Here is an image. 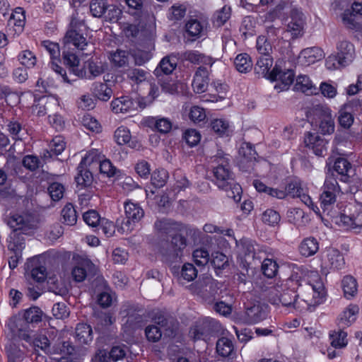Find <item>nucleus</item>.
<instances>
[{"label": "nucleus", "instance_id": "obj_1", "mask_svg": "<svg viewBox=\"0 0 362 362\" xmlns=\"http://www.w3.org/2000/svg\"><path fill=\"white\" fill-rule=\"evenodd\" d=\"M302 277L298 273H293L288 279L276 281L268 291V300L273 305L287 308L300 309L303 308L300 303L309 305L308 300H298L299 290L302 287Z\"/></svg>", "mask_w": 362, "mask_h": 362}, {"label": "nucleus", "instance_id": "obj_2", "mask_svg": "<svg viewBox=\"0 0 362 362\" xmlns=\"http://www.w3.org/2000/svg\"><path fill=\"white\" fill-rule=\"evenodd\" d=\"M214 162L216 165L213 168V173L216 179V185L218 188L226 191L231 189L233 199L237 202H240L241 187L234 182V175L230 168L228 158L218 153L214 156ZM228 197L232 195L228 194Z\"/></svg>", "mask_w": 362, "mask_h": 362}, {"label": "nucleus", "instance_id": "obj_3", "mask_svg": "<svg viewBox=\"0 0 362 362\" xmlns=\"http://www.w3.org/2000/svg\"><path fill=\"white\" fill-rule=\"evenodd\" d=\"M64 46L62 49V59L65 65L69 66L70 74H73L77 76V72L75 71L78 68L79 59L76 54L69 49L71 45H74L78 49L81 51L86 50L88 47L93 48L92 44L87 42L86 38L76 30H68L64 37Z\"/></svg>", "mask_w": 362, "mask_h": 362}, {"label": "nucleus", "instance_id": "obj_4", "mask_svg": "<svg viewBox=\"0 0 362 362\" xmlns=\"http://www.w3.org/2000/svg\"><path fill=\"white\" fill-rule=\"evenodd\" d=\"M186 245L185 238L180 234H175L170 238L161 240L159 243L158 251L163 261L173 263L178 261Z\"/></svg>", "mask_w": 362, "mask_h": 362}, {"label": "nucleus", "instance_id": "obj_5", "mask_svg": "<svg viewBox=\"0 0 362 362\" xmlns=\"http://www.w3.org/2000/svg\"><path fill=\"white\" fill-rule=\"evenodd\" d=\"M341 189L336 177H333V173L329 170L323 185L322 192L320 197V204L323 213L332 216V209L334 205L337 196L340 193Z\"/></svg>", "mask_w": 362, "mask_h": 362}, {"label": "nucleus", "instance_id": "obj_6", "mask_svg": "<svg viewBox=\"0 0 362 362\" xmlns=\"http://www.w3.org/2000/svg\"><path fill=\"white\" fill-rule=\"evenodd\" d=\"M240 253L245 263L248 266H256L261 262L266 254L264 247L252 240L245 239L240 242Z\"/></svg>", "mask_w": 362, "mask_h": 362}, {"label": "nucleus", "instance_id": "obj_7", "mask_svg": "<svg viewBox=\"0 0 362 362\" xmlns=\"http://www.w3.org/2000/svg\"><path fill=\"white\" fill-rule=\"evenodd\" d=\"M220 329V324L211 318H206L199 322L189 331L190 336L194 340H207Z\"/></svg>", "mask_w": 362, "mask_h": 362}, {"label": "nucleus", "instance_id": "obj_8", "mask_svg": "<svg viewBox=\"0 0 362 362\" xmlns=\"http://www.w3.org/2000/svg\"><path fill=\"white\" fill-rule=\"evenodd\" d=\"M332 170L333 173V177L339 179L343 182H350L352 177L355 175V169L353 168L352 164L346 158L339 157L337 158L332 166L329 165L327 168V175L329 171Z\"/></svg>", "mask_w": 362, "mask_h": 362}, {"label": "nucleus", "instance_id": "obj_9", "mask_svg": "<svg viewBox=\"0 0 362 362\" xmlns=\"http://www.w3.org/2000/svg\"><path fill=\"white\" fill-rule=\"evenodd\" d=\"M124 212L127 220L122 223L121 229L124 232L131 231L132 224L139 222L144 217V211L138 204L128 201L124 203Z\"/></svg>", "mask_w": 362, "mask_h": 362}, {"label": "nucleus", "instance_id": "obj_10", "mask_svg": "<svg viewBox=\"0 0 362 362\" xmlns=\"http://www.w3.org/2000/svg\"><path fill=\"white\" fill-rule=\"evenodd\" d=\"M315 114L317 117L320 132L324 135L332 134L334 132V121L329 108L317 106Z\"/></svg>", "mask_w": 362, "mask_h": 362}, {"label": "nucleus", "instance_id": "obj_11", "mask_svg": "<svg viewBox=\"0 0 362 362\" xmlns=\"http://www.w3.org/2000/svg\"><path fill=\"white\" fill-rule=\"evenodd\" d=\"M105 65L98 59H90L85 62L83 66L81 69H76L77 77L81 78L93 79L105 71Z\"/></svg>", "mask_w": 362, "mask_h": 362}, {"label": "nucleus", "instance_id": "obj_12", "mask_svg": "<svg viewBox=\"0 0 362 362\" xmlns=\"http://www.w3.org/2000/svg\"><path fill=\"white\" fill-rule=\"evenodd\" d=\"M41 45L47 51L52 59L51 68L56 74H59L64 82L70 83V80L66 76V71L58 65L54 61L59 62L60 49L58 43L49 40L42 41Z\"/></svg>", "mask_w": 362, "mask_h": 362}, {"label": "nucleus", "instance_id": "obj_13", "mask_svg": "<svg viewBox=\"0 0 362 362\" xmlns=\"http://www.w3.org/2000/svg\"><path fill=\"white\" fill-rule=\"evenodd\" d=\"M304 142L306 146L312 149L316 156H324L327 151L326 140L317 134L308 132Z\"/></svg>", "mask_w": 362, "mask_h": 362}, {"label": "nucleus", "instance_id": "obj_14", "mask_svg": "<svg viewBox=\"0 0 362 362\" xmlns=\"http://www.w3.org/2000/svg\"><path fill=\"white\" fill-rule=\"evenodd\" d=\"M207 22L205 20L191 18L185 24V31L192 40L200 38L206 34Z\"/></svg>", "mask_w": 362, "mask_h": 362}, {"label": "nucleus", "instance_id": "obj_15", "mask_svg": "<svg viewBox=\"0 0 362 362\" xmlns=\"http://www.w3.org/2000/svg\"><path fill=\"white\" fill-rule=\"evenodd\" d=\"M324 57L322 49L317 47L304 49L299 54V62L304 66H309Z\"/></svg>", "mask_w": 362, "mask_h": 362}, {"label": "nucleus", "instance_id": "obj_16", "mask_svg": "<svg viewBox=\"0 0 362 362\" xmlns=\"http://www.w3.org/2000/svg\"><path fill=\"white\" fill-rule=\"evenodd\" d=\"M209 71L206 67L199 66L196 71L192 81L194 90L197 93H202L206 90L209 78Z\"/></svg>", "mask_w": 362, "mask_h": 362}, {"label": "nucleus", "instance_id": "obj_17", "mask_svg": "<svg viewBox=\"0 0 362 362\" xmlns=\"http://www.w3.org/2000/svg\"><path fill=\"white\" fill-rule=\"evenodd\" d=\"M7 224L13 232L20 230L23 234H27L28 230L33 228V223L28 217L19 214L10 216L7 220Z\"/></svg>", "mask_w": 362, "mask_h": 362}, {"label": "nucleus", "instance_id": "obj_18", "mask_svg": "<svg viewBox=\"0 0 362 362\" xmlns=\"http://www.w3.org/2000/svg\"><path fill=\"white\" fill-rule=\"evenodd\" d=\"M295 74L291 69L281 70L274 67L270 73L269 79L271 81H279L281 83V89H287L294 81Z\"/></svg>", "mask_w": 362, "mask_h": 362}, {"label": "nucleus", "instance_id": "obj_19", "mask_svg": "<svg viewBox=\"0 0 362 362\" xmlns=\"http://www.w3.org/2000/svg\"><path fill=\"white\" fill-rule=\"evenodd\" d=\"M111 107L113 112L117 114L127 113L136 110V104L134 99L127 95L112 100Z\"/></svg>", "mask_w": 362, "mask_h": 362}, {"label": "nucleus", "instance_id": "obj_20", "mask_svg": "<svg viewBox=\"0 0 362 362\" xmlns=\"http://www.w3.org/2000/svg\"><path fill=\"white\" fill-rule=\"evenodd\" d=\"M304 26L303 14L298 9L293 8L291 11V21L287 25V31L291 32L293 37H298Z\"/></svg>", "mask_w": 362, "mask_h": 362}, {"label": "nucleus", "instance_id": "obj_21", "mask_svg": "<svg viewBox=\"0 0 362 362\" xmlns=\"http://www.w3.org/2000/svg\"><path fill=\"white\" fill-rule=\"evenodd\" d=\"M127 351V348L124 345L112 346L108 355L105 351H100L98 354L99 362H109L110 359L113 361L123 359L126 356Z\"/></svg>", "mask_w": 362, "mask_h": 362}, {"label": "nucleus", "instance_id": "obj_22", "mask_svg": "<svg viewBox=\"0 0 362 362\" xmlns=\"http://www.w3.org/2000/svg\"><path fill=\"white\" fill-rule=\"evenodd\" d=\"M358 307L356 305H349L339 315L338 326L339 328L349 327L356 320Z\"/></svg>", "mask_w": 362, "mask_h": 362}, {"label": "nucleus", "instance_id": "obj_23", "mask_svg": "<svg viewBox=\"0 0 362 362\" xmlns=\"http://www.w3.org/2000/svg\"><path fill=\"white\" fill-rule=\"evenodd\" d=\"M246 322L249 324L257 323L267 317L266 308L259 304H255L247 308L245 311Z\"/></svg>", "mask_w": 362, "mask_h": 362}, {"label": "nucleus", "instance_id": "obj_24", "mask_svg": "<svg viewBox=\"0 0 362 362\" xmlns=\"http://www.w3.org/2000/svg\"><path fill=\"white\" fill-rule=\"evenodd\" d=\"M273 65V59L270 55H262L257 57L255 71L259 76L269 79L270 69Z\"/></svg>", "mask_w": 362, "mask_h": 362}, {"label": "nucleus", "instance_id": "obj_25", "mask_svg": "<svg viewBox=\"0 0 362 362\" xmlns=\"http://www.w3.org/2000/svg\"><path fill=\"white\" fill-rule=\"evenodd\" d=\"M216 349L217 354L223 357L233 358L235 356L233 341L227 337H221L216 341Z\"/></svg>", "mask_w": 362, "mask_h": 362}, {"label": "nucleus", "instance_id": "obj_26", "mask_svg": "<svg viewBox=\"0 0 362 362\" xmlns=\"http://www.w3.org/2000/svg\"><path fill=\"white\" fill-rule=\"evenodd\" d=\"M75 180L78 187L81 188L90 187L91 186L93 177L88 166L79 163L77 167V175L75 177Z\"/></svg>", "mask_w": 362, "mask_h": 362}, {"label": "nucleus", "instance_id": "obj_27", "mask_svg": "<svg viewBox=\"0 0 362 362\" xmlns=\"http://www.w3.org/2000/svg\"><path fill=\"white\" fill-rule=\"evenodd\" d=\"M325 264L333 269H341L344 265L343 255L337 249L329 248L327 250Z\"/></svg>", "mask_w": 362, "mask_h": 362}, {"label": "nucleus", "instance_id": "obj_28", "mask_svg": "<svg viewBox=\"0 0 362 362\" xmlns=\"http://www.w3.org/2000/svg\"><path fill=\"white\" fill-rule=\"evenodd\" d=\"M182 57L186 61H189L195 64H206L210 67L214 64V60L211 57L200 53L197 50L186 51L182 54Z\"/></svg>", "mask_w": 362, "mask_h": 362}, {"label": "nucleus", "instance_id": "obj_29", "mask_svg": "<svg viewBox=\"0 0 362 362\" xmlns=\"http://www.w3.org/2000/svg\"><path fill=\"white\" fill-rule=\"evenodd\" d=\"M337 54L341 57V60L349 64L353 61L354 57V46L347 40H341L337 45Z\"/></svg>", "mask_w": 362, "mask_h": 362}, {"label": "nucleus", "instance_id": "obj_30", "mask_svg": "<svg viewBox=\"0 0 362 362\" xmlns=\"http://www.w3.org/2000/svg\"><path fill=\"white\" fill-rule=\"evenodd\" d=\"M177 66V59L175 57L167 56L162 59L154 71V74L160 77L162 74L169 75L175 70Z\"/></svg>", "mask_w": 362, "mask_h": 362}, {"label": "nucleus", "instance_id": "obj_31", "mask_svg": "<svg viewBox=\"0 0 362 362\" xmlns=\"http://www.w3.org/2000/svg\"><path fill=\"white\" fill-rule=\"evenodd\" d=\"M319 250V243L316 238L309 237L303 239L299 245V252L301 255L308 257L314 255Z\"/></svg>", "mask_w": 362, "mask_h": 362}, {"label": "nucleus", "instance_id": "obj_32", "mask_svg": "<svg viewBox=\"0 0 362 362\" xmlns=\"http://www.w3.org/2000/svg\"><path fill=\"white\" fill-rule=\"evenodd\" d=\"M295 89L308 95L315 94L317 91V87L313 84L309 77L305 75H300L297 77Z\"/></svg>", "mask_w": 362, "mask_h": 362}, {"label": "nucleus", "instance_id": "obj_33", "mask_svg": "<svg viewBox=\"0 0 362 362\" xmlns=\"http://www.w3.org/2000/svg\"><path fill=\"white\" fill-rule=\"evenodd\" d=\"M91 92L95 98L103 101H107L112 95V90L107 84L101 82L93 83Z\"/></svg>", "mask_w": 362, "mask_h": 362}, {"label": "nucleus", "instance_id": "obj_34", "mask_svg": "<svg viewBox=\"0 0 362 362\" xmlns=\"http://www.w3.org/2000/svg\"><path fill=\"white\" fill-rule=\"evenodd\" d=\"M75 332L76 338L81 344H88L93 340V331L89 325L78 323Z\"/></svg>", "mask_w": 362, "mask_h": 362}, {"label": "nucleus", "instance_id": "obj_35", "mask_svg": "<svg viewBox=\"0 0 362 362\" xmlns=\"http://www.w3.org/2000/svg\"><path fill=\"white\" fill-rule=\"evenodd\" d=\"M156 230L161 235H167V238H171L173 235L177 234L175 232V223L169 219L158 220L154 223Z\"/></svg>", "mask_w": 362, "mask_h": 362}, {"label": "nucleus", "instance_id": "obj_36", "mask_svg": "<svg viewBox=\"0 0 362 362\" xmlns=\"http://www.w3.org/2000/svg\"><path fill=\"white\" fill-rule=\"evenodd\" d=\"M149 126H153L154 128L162 134L168 133L173 127V123L167 117H152L148 121Z\"/></svg>", "mask_w": 362, "mask_h": 362}, {"label": "nucleus", "instance_id": "obj_37", "mask_svg": "<svg viewBox=\"0 0 362 362\" xmlns=\"http://www.w3.org/2000/svg\"><path fill=\"white\" fill-rule=\"evenodd\" d=\"M340 221L344 226L350 229H361L362 228V210L356 215L347 216L341 214L340 216Z\"/></svg>", "mask_w": 362, "mask_h": 362}, {"label": "nucleus", "instance_id": "obj_38", "mask_svg": "<svg viewBox=\"0 0 362 362\" xmlns=\"http://www.w3.org/2000/svg\"><path fill=\"white\" fill-rule=\"evenodd\" d=\"M234 64L236 69L240 73H247L252 68L251 57L246 53L238 54L234 60Z\"/></svg>", "mask_w": 362, "mask_h": 362}, {"label": "nucleus", "instance_id": "obj_39", "mask_svg": "<svg viewBox=\"0 0 362 362\" xmlns=\"http://www.w3.org/2000/svg\"><path fill=\"white\" fill-rule=\"evenodd\" d=\"M308 290L313 292V304L318 305L324 301L325 298V286L322 281H316L315 284L308 285ZM310 305L313 302L309 303Z\"/></svg>", "mask_w": 362, "mask_h": 362}, {"label": "nucleus", "instance_id": "obj_40", "mask_svg": "<svg viewBox=\"0 0 362 362\" xmlns=\"http://www.w3.org/2000/svg\"><path fill=\"white\" fill-rule=\"evenodd\" d=\"M6 352L8 362H30L25 353L15 344H11Z\"/></svg>", "mask_w": 362, "mask_h": 362}, {"label": "nucleus", "instance_id": "obj_41", "mask_svg": "<svg viewBox=\"0 0 362 362\" xmlns=\"http://www.w3.org/2000/svg\"><path fill=\"white\" fill-rule=\"evenodd\" d=\"M125 74L131 82L139 84L146 80L148 73L143 69L129 68L125 71Z\"/></svg>", "mask_w": 362, "mask_h": 362}, {"label": "nucleus", "instance_id": "obj_42", "mask_svg": "<svg viewBox=\"0 0 362 362\" xmlns=\"http://www.w3.org/2000/svg\"><path fill=\"white\" fill-rule=\"evenodd\" d=\"M343 329L339 327L338 331H334L329 334L331 345L334 348L341 349L347 344V333Z\"/></svg>", "mask_w": 362, "mask_h": 362}, {"label": "nucleus", "instance_id": "obj_43", "mask_svg": "<svg viewBox=\"0 0 362 362\" xmlns=\"http://www.w3.org/2000/svg\"><path fill=\"white\" fill-rule=\"evenodd\" d=\"M286 196L289 195L292 197H303L307 198V196L303 192V189L301 183L298 180H291L286 185Z\"/></svg>", "mask_w": 362, "mask_h": 362}, {"label": "nucleus", "instance_id": "obj_44", "mask_svg": "<svg viewBox=\"0 0 362 362\" xmlns=\"http://www.w3.org/2000/svg\"><path fill=\"white\" fill-rule=\"evenodd\" d=\"M43 313L41 309L37 306H33L25 310L23 319L27 323L34 324L42 321Z\"/></svg>", "mask_w": 362, "mask_h": 362}, {"label": "nucleus", "instance_id": "obj_45", "mask_svg": "<svg viewBox=\"0 0 362 362\" xmlns=\"http://www.w3.org/2000/svg\"><path fill=\"white\" fill-rule=\"evenodd\" d=\"M62 221L68 226H74L77 221L76 211L71 204H67L61 212Z\"/></svg>", "mask_w": 362, "mask_h": 362}, {"label": "nucleus", "instance_id": "obj_46", "mask_svg": "<svg viewBox=\"0 0 362 362\" xmlns=\"http://www.w3.org/2000/svg\"><path fill=\"white\" fill-rule=\"evenodd\" d=\"M341 286L344 296L346 298H349L356 295L357 292V282L353 276H346L344 277Z\"/></svg>", "mask_w": 362, "mask_h": 362}, {"label": "nucleus", "instance_id": "obj_47", "mask_svg": "<svg viewBox=\"0 0 362 362\" xmlns=\"http://www.w3.org/2000/svg\"><path fill=\"white\" fill-rule=\"evenodd\" d=\"M110 59L115 66L122 67L129 64V53L128 51L118 49L111 54Z\"/></svg>", "mask_w": 362, "mask_h": 362}, {"label": "nucleus", "instance_id": "obj_48", "mask_svg": "<svg viewBox=\"0 0 362 362\" xmlns=\"http://www.w3.org/2000/svg\"><path fill=\"white\" fill-rule=\"evenodd\" d=\"M211 129L220 136H228L230 126L228 121L223 119H215L210 124Z\"/></svg>", "mask_w": 362, "mask_h": 362}, {"label": "nucleus", "instance_id": "obj_49", "mask_svg": "<svg viewBox=\"0 0 362 362\" xmlns=\"http://www.w3.org/2000/svg\"><path fill=\"white\" fill-rule=\"evenodd\" d=\"M107 0H92L90 3V11L93 17L101 18L105 13L107 7Z\"/></svg>", "mask_w": 362, "mask_h": 362}, {"label": "nucleus", "instance_id": "obj_50", "mask_svg": "<svg viewBox=\"0 0 362 362\" xmlns=\"http://www.w3.org/2000/svg\"><path fill=\"white\" fill-rule=\"evenodd\" d=\"M100 230L105 237L109 238L114 235L115 232V226L113 222L107 220V218H103L98 224V227L95 229V231L98 235L100 234Z\"/></svg>", "mask_w": 362, "mask_h": 362}, {"label": "nucleus", "instance_id": "obj_51", "mask_svg": "<svg viewBox=\"0 0 362 362\" xmlns=\"http://www.w3.org/2000/svg\"><path fill=\"white\" fill-rule=\"evenodd\" d=\"M279 266L277 263L272 259H265L262 263V271L264 275L268 278H273L276 276Z\"/></svg>", "mask_w": 362, "mask_h": 362}, {"label": "nucleus", "instance_id": "obj_52", "mask_svg": "<svg viewBox=\"0 0 362 362\" xmlns=\"http://www.w3.org/2000/svg\"><path fill=\"white\" fill-rule=\"evenodd\" d=\"M20 63L28 69L35 66L37 62L35 55L30 50H23L18 56Z\"/></svg>", "mask_w": 362, "mask_h": 362}, {"label": "nucleus", "instance_id": "obj_53", "mask_svg": "<svg viewBox=\"0 0 362 362\" xmlns=\"http://www.w3.org/2000/svg\"><path fill=\"white\" fill-rule=\"evenodd\" d=\"M99 168L100 173L106 175L107 177L118 176L120 173V171L107 159L100 161Z\"/></svg>", "mask_w": 362, "mask_h": 362}, {"label": "nucleus", "instance_id": "obj_54", "mask_svg": "<svg viewBox=\"0 0 362 362\" xmlns=\"http://www.w3.org/2000/svg\"><path fill=\"white\" fill-rule=\"evenodd\" d=\"M197 269L192 264L185 263L182 267L180 281L183 279L187 281H192L197 277Z\"/></svg>", "mask_w": 362, "mask_h": 362}, {"label": "nucleus", "instance_id": "obj_55", "mask_svg": "<svg viewBox=\"0 0 362 362\" xmlns=\"http://www.w3.org/2000/svg\"><path fill=\"white\" fill-rule=\"evenodd\" d=\"M182 138L189 146L192 147L199 144L201 134L194 129H188L183 133Z\"/></svg>", "mask_w": 362, "mask_h": 362}, {"label": "nucleus", "instance_id": "obj_56", "mask_svg": "<svg viewBox=\"0 0 362 362\" xmlns=\"http://www.w3.org/2000/svg\"><path fill=\"white\" fill-rule=\"evenodd\" d=\"M186 11L185 5L175 4L169 8L168 18L171 21H180L185 17Z\"/></svg>", "mask_w": 362, "mask_h": 362}, {"label": "nucleus", "instance_id": "obj_57", "mask_svg": "<svg viewBox=\"0 0 362 362\" xmlns=\"http://www.w3.org/2000/svg\"><path fill=\"white\" fill-rule=\"evenodd\" d=\"M115 139L119 145H123L129 143L131 140V134L128 128L121 126L115 132Z\"/></svg>", "mask_w": 362, "mask_h": 362}, {"label": "nucleus", "instance_id": "obj_58", "mask_svg": "<svg viewBox=\"0 0 362 362\" xmlns=\"http://www.w3.org/2000/svg\"><path fill=\"white\" fill-rule=\"evenodd\" d=\"M122 14V11L120 8L115 5H107L105 13L103 15L105 21L115 23L117 22Z\"/></svg>", "mask_w": 362, "mask_h": 362}, {"label": "nucleus", "instance_id": "obj_59", "mask_svg": "<svg viewBox=\"0 0 362 362\" xmlns=\"http://www.w3.org/2000/svg\"><path fill=\"white\" fill-rule=\"evenodd\" d=\"M48 192L50 195L51 199L54 201L60 200L64 192V187L59 182H53L48 187Z\"/></svg>", "mask_w": 362, "mask_h": 362}, {"label": "nucleus", "instance_id": "obj_60", "mask_svg": "<svg viewBox=\"0 0 362 362\" xmlns=\"http://www.w3.org/2000/svg\"><path fill=\"white\" fill-rule=\"evenodd\" d=\"M6 127L7 131L13 139L18 140L21 139V132L23 129V125L19 121L12 119L8 122Z\"/></svg>", "mask_w": 362, "mask_h": 362}, {"label": "nucleus", "instance_id": "obj_61", "mask_svg": "<svg viewBox=\"0 0 362 362\" xmlns=\"http://www.w3.org/2000/svg\"><path fill=\"white\" fill-rule=\"evenodd\" d=\"M168 177V172L163 169L154 171L151 175V182L156 187H163Z\"/></svg>", "mask_w": 362, "mask_h": 362}, {"label": "nucleus", "instance_id": "obj_62", "mask_svg": "<svg viewBox=\"0 0 362 362\" xmlns=\"http://www.w3.org/2000/svg\"><path fill=\"white\" fill-rule=\"evenodd\" d=\"M48 289L56 295L64 296L67 293L66 288L54 277H49L47 281Z\"/></svg>", "mask_w": 362, "mask_h": 362}, {"label": "nucleus", "instance_id": "obj_63", "mask_svg": "<svg viewBox=\"0 0 362 362\" xmlns=\"http://www.w3.org/2000/svg\"><path fill=\"white\" fill-rule=\"evenodd\" d=\"M25 16L24 11L22 8H16L14 11L8 16V21L10 23H13L16 26L23 27L24 25Z\"/></svg>", "mask_w": 362, "mask_h": 362}, {"label": "nucleus", "instance_id": "obj_64", "mask_svg": "<svg viewBox=\"0 0 362 362\" xmlns=\"http://www.w3.org/2000/svg\"><path fill=\"white\" fill-rule=\"evenodd\" d=\"M349 64L341 60V57L337 53V54L329 55L325 62L326 67L329 70L337 69L341 67H344Z\"/></svg>", "mask_w": 362, "mask_h": 362}]
</instances>
